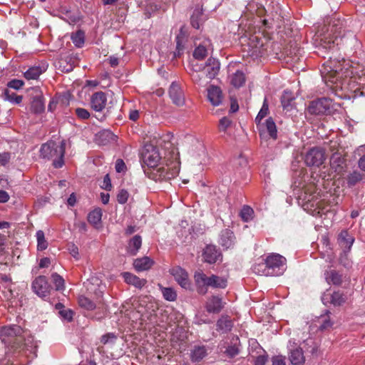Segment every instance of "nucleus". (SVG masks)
<instances>
[{
  "mask_svg": "<svg viewBox=\"0 0 365 365\" xmlns=\"http://www.w3.org/2000/svg\"><path fill=\"white\" fill-rule=\"evenodd\" d=\"M341 36V26L334 24L328 26L319 40H316L315 53L324 58H328V61L320 68L322 78L326 83H335L343 76V65L336 58Z\"/></svg>",
  "mask_w": 365,
  "mask_h": 365,
  "instance_id": "nucleus-1",
  "label": "nucleus"
},
{
  "mask_svg": "<svg viewBox=\"0 0 365 365\" xmlns=\"http://www.w3.org/2000/svg\"><path fill=\"white\" fill-rule=\"evenodd\" d=\"M66 141L62 140L60 143L50 140L43 144L40 149V157L52 161L55 168H61L64 165V155Z\"/></svg>",
  "mask_w": 365,
  "mask_h": 365,
  "instance_id": "nucleus-2",
  "label": "nucleus"
},
{
  "mask_svg": "<svg viewBox=\"0 0 365 365\" xmlns=\"http://www.w3.org/2000/svg\"><path fill=\"white\" fill-rule=\"evenodd\" d=\"M332 101L329 98H320L309 103V113L315 115H330L333 110Z\"/></svg>",
  "mask_w": 365,
  "mask_h": 365,
  "instance_id": "nucleus-3",
  "label": "nucleus"
},
{
  "mask_svg": "<svg viewBox=\"0 0 365 365\" xmlns=\"http://www.w3.org/2000/svg\"><path fill=\"white\" fill-rule=\"evenodd\" d=\"M305 164L308 167H319L325 160V150L319 146L309 148L304 157Z\"/></svg>",
  "mask_w": 365,
  "mask_h": 365,
  "instance_id": "nucleus-4",
  "label": "nucleus"
},
{
  "mask_svg": "<svg viewBox=\"0 0 365 365\" xmlns=\"http://www.w3.org/2000/svg\"><path fill=\"white\" fill-rule=\"evenodd\" d=\"M180 168L178 163H175L174 165L170 167L166 165L165 167H160L155 170L151 174L150 178L155 181L169 180L174 178L179 173Z\"/></svg>",
  "mask_w": 365,
  "mask_h": 365,
  "instance_id": "nucleus-5",
  "label": "nucleus"
},
{
  "mask_svg": "<svg viewBox=\"0 0 365 365\" xmlns=\"http://www.w3.org/2000/svg\"><path fill=\"white\" fill-rule=\"evenodd\" d=\"M264 260L269 272H273L269 276H278L283 273L286 263L285 257L279 254H271Z\"/></svg>",
  "mask_w": 365,
  "mask_h": 365,
  "instance_id": "nucleus-6",
  "label": "nucleus"
},
{
  "mask_svg": "<svg viewBox=\"0 0 365 365\" xmlns=\"http://www.w3.org/2000/svg\"><path fill=\"white\" fill-rule=\"evenodd\" d=\"M78 302L81 308H83L88 311L95 309L98 305L101 304V302L96 303L84 295L79 296ZM98 309L100 311L96 312L93 317L97 320H101L106 317L107 309L104 307L103 304H101V307L98 306Z\"/></svg>",
  "mask_w": 365,
  "mask_h": 365,
  "instance_id": "nucleus-7",
  "label": "nucleus"
},
{
  "mask_svg": "<svg viewBox=\"0 0 365 365\" xmlns=\"http://www.w3.org/2000/svg\"><path fill=\"white\" fill-rule=\"evenodd\" d=\"M31 288L35 294L41 298L49 296L52 287L48 283L45 276L40 275L35 278L31 284Z\"/></svg>",
  "mask_w": 365,
  "mask_h": 365,
  "instance_id": "nucleus-8",
  "label": "nucleus"
},
{
  "mask_svg": "<svg viewBox=\"0 0 365 365\" xmlns=\"http://www.w3.org/2000/svg\"><path fill=\"white\" fill-rule=\"evenodd\" d=\"M170 274L174 277L178 284L185 289H191L192 284L187 272L179 266L170 269Z\"/></svg>",
  "mask_w": 365,
  "mask_h": 365,
  "instance_id": "nucleus-9",
  "label": "nucleus"
},
{
  "mask_svg": "<svg viewBox=\"0 0 365 365\" xmlns=\"http://www.w3.org/2000/svg\"><path fill=\"white\" fill-rule=\"evenodd\" d=\"M142 158L143 163L150 168L156 167L160 160L158 148L153 145L145 147L142 153Z\"/></svg>",
  "mask_w": 365,
  "mask_h": 365,
  "instance_id": "nucleus-10",
  "label": "nucleus"
},
{
  "mask_svg": "<svg viewBox=\"0 0 365 365\" xmlns=\"http://www.w3.org/2000/svg\"><path fill=\"white\" fill-rule=\"evenodd\" d=\"M194 280L197 292L200 294H205L210 287V276L207 277L202 271L199 270L195 272Z\"/></svg>",
  "mask_w": 365,
  "mask_h": 365,
  "instance_id": "nucleus-11",
  "label": "nucleus"
},
{
  "mask_svg": "<svg viewBox=\"0 0 365 365\" xmlns=\"http://www.w3.org/2000/svg\"><path fill=\"white\" fill-rule=\"evenodd\" d=\"M322 300L325 305L331 304L334 307H339L346 302V297L342 292L338 290L334 292L332 294H324Z\"/></svg>",
  "mask_w": 365,
  "mask_h": 365,
  "instance_id": "nucleus-12",
  "label": "nucleus"
},
{
  "mask_svg": "<svg viewBox=\"0 0 365 365\" xmlns=\"http://www.w3.org/2000/svg\"><path fill=\"white\" fill-rule=\"evenodd\" d=\"M76 58L71 55H61L56 61V67L63 73L72 71L75 67Z\"/></svg>",
  "mask_w": 365,
  "mask_h": 365,
  "instance_id": "nucleus-13",
  "label": "nucleus"
},
{
  "mask_svg": "<svg viewBox=\"0 0 365 365\" xmlns=\"http://www.w3.org/2000/svg\"><path fill=\"white\" fill-rule=\"evenodd\" d=\"M168 92L170 98L174 104L178 106L184 105V93L180 86L178 83L173 82L169 88Z\"/></svg>",
  "mask_w": 365,
  "mask_h": 365,
  "instance_id": "nucleus-14",
  "label": "nucleus"
},
{
  "mask_svg": "<svg viewBox=\"0 0 365 365\" xmlns=\"http://www.w3.org/2000/svg\"><path fill=\"white\" fill-rule=\"evenodd\" d=\"M107 103L106 94L103 91L94 93L91 97V107L96 112H101Z\"/></svg>",
  "mask_w": 365,
  "mask_h": 365,
  "instance_id": "nucleus-15",
  "label": "nucleus"
},
{
  "mask_svg": "<svg viewBox=\"0 0 365 365\" xmlns=\"http://www.w3.org/2000/svg\"><path fill=\"white\" fill-rule=\"evenodd\" d=\"M324 278L327 284L336 287L341 286L345 276L339 271L334 269H329L324 272Z\"/></svg>",
  "mask_w": 365,
  "mask_h": 365,
  "instance_id": "nucleus-16",
  "label": "nucleus"
},
{
  "mask_svg": "<svg viewBox=\"0 0 365 365\" xmlns=\"http://www.w3.org/2000/svg\"><path fill=\"white\" fill-rule=\"evenodd\" d=\"M187 41V35L186 31L184 29V26H182L180 29L179 33L175 37L176 41V48L174 52V57L178 58L180 57L185 51V43Z\"/></svg>",
  "mask_w": 365,
  "mask_h": 365,
  "instance_id": "nucleus-17",
  "label": "nucleus"
},
{
  "mask_svg": "<svg viewBox=\"0 0 365 365\" xmlns=\"http://www.w3.org/2000/svg\"><path fill=\"white\" fill-rule=\"evenodd\" d=\"M203 68L205 70L206 76L212 80L217 76L220 68V63L217 59L210 57L207 60Z\"/></svg>",
  "mask_w": 365,
  "mask_h": 365,
  "instance_id": "nucleus-18",
  "label": "nucleus"
},
{
  "mask_svg": "<svg viewBox=\"0 0 365 365\" xmlns=\"http://www.w3.org/2000/svg\"><path fill=\"white\" fill-rule=\"evenodd\" d=\"M207 99L213 106H217L222 103L223 95L220 87L211 85L207 88Z\"/></svg>",
  "mask_w": 365,
  "mask_h": 365,
  "instance_id": "nucleus-19",
  "label": "nucleus"
},
{
  "mask_svg": "<svg viewBox=\"0 0 365 365\" xmlns=\"http://www.w3.org/2000/svg\"><path fill=\"white\" fill-rule=\"evenodd\" d=\"M224 307V302L218 296H211L207 299L205 304L206 311L208 313L218 314Z\"/></svg>",
  "mask_w": 365,
  "mask_h": 365,
  "instance_id": "nucleus-20",
  "label": "nucleus"
},
{
  "mask_svg": "<svg viewBox=\"0 0 365 365\" xmlns=\"http://www.w3.org/2000/svg\"><path fill=\"white\" fill-rule=\"evenodd\" d=\"M331 168L337 174H342L346 168V160L339 153H334L330 158Z\"/></svg>",
  "mask_w": 365,
  "mask_h": 365,
  "instance_id": "nucleus-21",
  "label": "nucleus"
},
{
  "mask_svg": "<svg viewBox=\"0 0 365 365\" xmlns=\"http://www.w3.org/2000/svg\"><path fill=\"white\" fill-rule=\"evenodd\" d=\"M221 256L219 250L215 245H207L203 250L202 257L205 262L209 264L215 263L218 258Z\"/></svg>",
  "mask_w": 365,
  "mask_h": 365,
  "instance_id": "nucleus-22",
  "label": "nucleus"
},
{
  "mask_svg": "<svg viewBox=\"0 0 365 365\" xmlns=\"http://www.w3.org/2000/svg\"><path fill=\"white\" fill-rule=\"evenodd\" d=\"M210 49H212L211 41L209 39H206L195 48L192 56L195 59L202 61L207 56L208 51Z\"/></svg>",
  "mask_w": 365,
  "mask_h": 365,
  "instance_id": "nucleus-23",
  "label": "nucleus"
},
{
  "mask_svg": "<svg viewBox=\"0 0 365 365\" xmlns=\"http://www.w3.org/2000/svg\"><path fill=\"white\" fill-rule=\"evenodd\" d=\"M289 360L292 365H304L306 359L303 349L300 346L290 349Z\"/></svg>",
  "mask_w": 365,
  "mask_h": 365,
  "instance_id": "nucleus-24",
  "label": "nucleus"
},
{
  "mask_svg": "<svg viewBox=\"0 0 365 365\" xmlns=\"http://www.w3.org/2000/svg\"><path fill=\"white\" fill-rule=\"evenodd\" d=\"M235 236L230 229H224L220 235V244L225 249L232 247L235 244Z\"/></svg>",
  "mask_w": 365,
  "mask_h": 365,
  "instance_id": "nucleus-25",
  "label": "nucleus"
},
{
  "mask_svg": "<svg viewBox=\"0 0 365 365\" xmlns=\"http://www.w3.org/2000/svg\"><path fill=\"white\" fill-rule=\"evenodd\" d=\"M122 276L125 283L133 285L139 289H142L147 283V280L145 279H140L130 272H123Z\"/></svg>",
  "mask_w": 365,
  "mask_h": 365,
  "instance_id": "nucleus-26",
  "label": "nucleus"
},
{
  "mask_svg": "<svg viewBox=\"0 0 365 365\" xmlns=\"http://www.w3.org/2000/svg\"><path fill=\"white\" fill-rule=\"evenodd\" d=\"M154 261L148 257L137 258L133 262V267L138 272L148 270L152 267Z\"/></svg>",
  "mask_w": 365,
  "mask_h": 365,
  "instance_id": "nucleus-27",
  "label": "nucleus"
},
{
  "mask_svg": "<svg viewBox=\"0 0 365 365\" xmlns=\"http://www.w3.org/2000/svg\"><path fill=\"white\" fill-rule=\"evenodd\" d=\"M338 242L344 250L350 251L354 239L346 230H342L339 235Z\"/></svg>",
  "mask_w": 365,
  "mask_h": 365,
  "instance_id": "nucleus-28",
  "label": "nucleus"
},
{
  "mask_svg": "<svg viewBox=\"0 0 365 365\" xmlns=\"http://www.w3.org/2000/svg\"><path fill=\"white\" fill-rule=\"evenodd\" d=\"M207 355V351L205 346H195L190 352V359L194 363L200 362Z\"/></svg>",
  "mask_w": 365,
  "mask_h": 365,
  "instance_id": "nucleus-29",
  "label": "nucleus"
},
{
  "mask_svg": "<svg viewBox=\"0 0 365 365\" xmlns=\"http://www.w3.org/2000/svg\"><path fill=\"white\" fill-rule=\"evenodd\" d=\"M31 109L35 113H41L44 111L45 106L43 97L41 93H38L32 97Z\"/></svg>",
  "mask_w": 365,
  "mask_h": 365,
  "instance_id": "nucleus-30",
  "label": "nucleus"
},
{
  "mask_svg": "<svg viewBox=\"0 0 365 365\" xmlns=\"http://www.w3.org/2000/svg\"><path fill=\"white\" fill-rule=\"evenodd\" d=\"M142 245V238L139 235L133 237L128 242V252L131 255H136Z\"/></svg>",
  "mask_w": 365,
  "mask_h": 365,
  "instance_id": "nucleus-31",
  "label": "nucleus"
},
{
  "mask_svg": "<svg viewBox=\"0 0 365 365\" xmlns=\"http://www.w3.org/2000/svg\"><path fill=\"white\" fill-rule=\"evenodd\" d=\"M202 15L203 11L202 8H195L194 9L192 14L190 16V24L193 28L196 29H200V26L204 21Z\"/></svg>",
  "mask_w": 365,
  "mask_h": 365,
  "instance_id": "nucleus-32",
  "label": "nucleus"
},
{
  "mask_svg": "<svg viewBox=\"0 0 365 365\" xmlns=\"http://www.w3.org/2000/svg\"><path fill=\"white\" fill-rule=\"evenodd\" d=\"M216 327L217 331L220 330L225 333H227L231 331L233 323L228 316H222L217 321Z\"/></svg>",
  "mask_w": 365,
  "mask_h": 365,
  "instance_id": "nucleus-33",
  "label": "nucleus"
},
{
  "mask_svg": "<svg viewBox=\"0 0 365 365\" xmlns=\"http://www.w3.org/2000/svg\"><path fill=\"white\" fill-rule=\"evenodd\" d=\"M102 215V210L97 207L88 213L87 220L90 224L97 228L101 223Z\"/></svg>",
  "mask_w": 365,
  "mask_h": 365,
  "instance_id": "nucleus-34",
  "label": "nucleus"
},
{
  "mask_svg": "<svg viewBox=\"0 0 365 365\" xmlns=\"http://www.w3.org/2000/svg\"><path fill=\"white\" fill-rule=\"evenodd\" d=\"M227 286V279L225 277L215 274L210 276V287L215 289H225Z\"/></svg>",
  "mask_w": 365,
  "mask_h": 365,
  "instance_id": "nucleus-35",
  "label": "nucleus"
},
{
  "mask_svg": "<svg viewBox=\"0 0 365 365\" xmlns=\"http://www.w3.org/2000/svg\"><path fill=\"white\" fill-rule=\"evenodd\" d=\"M44 71L41 66H32L24 73V76L27 80H36Z\"/></svg>",
  "mask_w": 365,
  "mask_h": 365,
  "instance_id": "nucleus-36",
  "label": "nucleus"
},
{
  "mask_svg": "<svg viewBox=\"0 0 365 365\" xmlns=\"http://www.w3.org/2000/svg\"><path fill=\"white\" fill-rule=\"evenodd\" d=\"M163 298L168 302H175L177 299V292L173 287H165L158 284Z\"/></svg>",
  "mask_w": 365,
  "mask_h": 365,
  "instance_id": "nucleus-37",
  "label": "nucleus"
},
{
  "mask_svg": "<svg viewBox=\"0 0 365 365\" xmlns=\"http://www.w3.org/2000/svg\"><path fill=\"white\" fill-rule=\"evenodd\" d=\"M294 101V98L292 92L284 91L281 98V103L283 108L286 109L287 110H289L292 106V103Z\"/></svg>",
  "mask_w": 365,
  "mask_h": 365,
  "instance_id": "nucleus-38",
  "label": "nucleus"
},
{
  "mask_svg": "<svg viewBox=\"0 0 365 365\" xmlns=\"http://www.w3.org/2000/svg\"><path fill=\"white\" fill-rule=\"evenodd\" d=\"M252 270L255 274L259 275L269 276L270 274L273 273V272H269L268 267L265 260L254 264L252 267Z\"/></svg>",
  "mask_w": 365,
  "mask_h": 365,
  "instance_id": "nucleus-39",
  "label": "nucleus"
},
{
  "mask_svg": "<svg viewBox=\"0 0 365 365\" xmlns=\"http://www.w3.org/2000/svg\"><path fill=\"white\" fill-rule=\"evenodd\" d=\"M71 38L76 47L81 48L85 43V33L82 30H78L71 34Z\"/></svg>",
  "mask_w": 365,
  "mask_h": 365,
  "instance_id": "nucleus-40",
  "label": "nucleus"
},
{
  "mask_svg": "<svg viewBox=\"0 0 365 365\" xmlns=\"http://www.w3.org/2000/svg\"><path fill=\"white\" fill-rule=\"evenodd\" d=\"M363 179V175L356 170L347 175L346 181L349 187H354Z\"/></svg>",
  "mask_w": 365,
  "mask_h": 365,
  "instance_id": "nucleus-41",
  "label": "nucleus"
},
{
  "mask_svg": "<svg viewBox=\"0 0 365 365\" xmlns=\"http://www.w3.org/2000/svg\"><path fill=\"white\" fill-rule=\"evenodd\" d=\"M245 83V76L242 71H237L231 79L232 85L235 88H240Z\"/></svg>",
  "mask_w": 365,
  "mask_h": 365,
  "instance_id": "nucleus-42",
  "label": "nucleus"
},
{
  "mask_svg": "<svg viewBox=\"0 0 365 365\" xmlns=\"http://www.w3.org/2000/svg\"><path fill=\"white\" fill-rule=\"evenodd\" d=\"M265 126L270 138L276 140L277 138V130L276 124L272 118H268L265 121Z\"/></svg>",
  "mask_w": 365,
  "mask_h": 365,
  "instance_id": "nucleus-43",
  "label": "nucleus"
},
{
  "mask_svg": "<svg viewBox=\"0 0 365 365\" xmlns=\"http://www.w3.org/2000/svg\"><path fill=\"white\" fill-rule=\"evenodd\" d=\"M116 136L110 130H103L98 135L99 143L106 145L111 140H115Z\"/></svg>",
  "mask_w": 365,
  "mask_h": 365,
  "instance_id": "nucleus-44",
  "label": "nucleus"
},
{
  "mask_svg": "<svg viewBox=\"0 0 365 365\" xmlns=\"http://www.w3.org/2000/svg\"><path fill=\"white\" fill-rule=\"evenodd\" d=\"M21 328L19 326L14 325L11 327H3L1 330V334L4 336H13L19 335L21 333Z\"/></svg>",
  "mask_w": 365,
  "mask_h": 365,
  "instance_id": "nucleus-45",
  "label": "nucleus"
},
{
  "mask_svg": "<svg viewBox=\"0 0 365 365\" xmlns=\"http://www.w3.org/2000/svg\"><path fill=\"white\" fill-rule=\"evenodd\" d=\"M269 113V105L267 98H265L262 106L261 109L259 110L257 115L255 118V123L257 125L261 123V120L267 115Z\"/></svg>",
  "mask_w": 365,
  "mask_h": 365,
  "instance_id": "nucleus-46",
  "label": "nucleus"
},
{
  "mask_svg": "<svg viewBox=\"0 0 365 365\" xmlns=\"http://www.w3.org/2000/svg\"><path fill=\"white\" fill-rule=\"evenodd\" d=\"M37 239V250L43 251L48 247V242L46 240L44 232L42 230H38L36 234Z\"/></svg>",
  "mask_w": 365,
  "mask_h": 365,
  "instance_id": "nucleus-47",
  "label": "nucleus"
},
{
  "mask_svg": "<svg viewBox=\"0 0 365 365\" xmlns=\"http://www.w3.org/2000/svg\"><path fill=\"white\" fill-rule=\"evenodd\" d=\"M51 279L56 287V290L60 291L65 289V281L63 278L58 273H53L51 274Z\"/></svg>",
  "mask_w": 365,
  "mask_h": 365,
  "instance_id": "nucleus-48",
  "label": "nucleus"
},
{
  "mask_svg": "<svg viewBox=\"0 0 365 365\" xmlns=\"http://www.w3.org/2000/svg\"><path fill=\"white\" fill-rule=\"evenodd\" d=\"M253 214L252 208L248 205H245L241 210L240 215L244 222H248L252 219Z\"/></svg>",
  "mask_w": 365,
  "mask_h": 365,
  "instance_id": "nucleus-49",
  "label": "nucleus"
},
{
  "mask_svg": "<svg viewBox=\"0 0 365 365\" xmlns=\"http://www.w3.org/2000/svg\"><path fill=\"white\" fill-rule=\"evenodd\" d=\"M149 297H143L139 299V307L138 312L143 313L144 312H148L150 309L153 306L152 303L148 304Z\"/></svg>",
  "mask_w": 365,
  "mask_h": 365,
  "instance_id": "nucleus-50",
  "label": "nucleus"
},
{
  "mask_svg": "<svg viewBox=\"0 0 365 365\" xmlns=\"http://www.w3.org/2000/svg\"><path fill=\"white\" fill-rule=\"evenodd\" d=\"M349 251L343 250V252L340 255L339 262V264L344 266L346 269H349L352 266V262L349 258L348 252Z\"/></svg>",
  "mask_w": 365,
  "mask_h": 365,
  "instance_id": "nucleus-51",
  "label": "nucleus"
},
{
  "mask_svg": "<svg viewBox=\"0 0 365 365\" xmlns=\"http://www.w3.org/2000/svg\"><path fill=\"white\" fill-rule=\"evenodd\" d=\"M240 353V349L237 345H231L229 346L225 351V354L230 359L234 358L237 355H238Z\"/></svg>",
  "mask_w": 365,
  "mask_h": 365,
  "instance_id": "nucleus-52",
  "label": "nucleus"
},
{
  "mask_svg": "<svg viewBox=\"0 0 365 365\" xmlns=\"http://www.w3.org/2000/svg\"><path fill=\"white\" fill-rule=\"evenodd\" d=\"M232 120L227 117L222 118L219 121V130L222 132H225L227 129L231 125Z\"/></svg>",
  "mask_w": 365,
  "mask_h": 365,
  "instance_id": "nucleus-53",
  "label": "nucleus"
},
{
  "mask_svg": "<svg viewBox=\"0 0 365 365\" xmlns=\"http://www.w3.org/2000/svg\"><path fill=\"white\" fill-rule=\"evenodd\" d=\"M75 113L76 116L81 120H87L91 116L88 110L83 108H77L75 110Z\"/></svg>",
  "mask_w": 365,
  "mask_h": 365,
  "instance_id": "nucleus-54",
  "label": "nucleus"
},
{
  "mask_svg": "<svg viewBox=\"0 0 365 365\" xmlns=\"http://www.w3.org/2000/svg\"><path fill=\"white\" fill-rule=\"evenodd\" d=\"M128 192L125 189H122L118 192L117 195V201L120 204H125L128 201Z\"/></svg>",
  "mask_w": 365,
  "mask_h": 365,
  "instance_id": "nucleus-55",
  "label": "nucleus"
},
{
  "mask_svg": "<svg viewBox=\"0 0 365 365\" xmlns=\"http://www.w3.org/2000/svg\"><path fill=\"white\" fill-rule=\"evenodd\" d=\"M333 325L332 322L331 321L329 316H327L322 319V323L319 327V329L321 331L327 330L331 328Z\"/></svg>",
  "mask_w": 365,
  "mask_h": 365,
  "instance_id": "nucleus-56",
  "label": "nucleus"
},
{
  "mask_svg": "<svg viewBox=\"0 0 365 365\" xmlns=\"http://www.w3.org/2000/svg\"><path fill=\"white\" fill-rule=\"evenodd\" d=\"M61 317L68 322H71L74 315V312L71 309H63L59 311Z\"/></svg>",
  "mask_w": 365,
  "mask_h": 365,
  "instance_id": "nucleus-57",
  "label": "nucleus"
},
{
  "mask_svg": "<svg viewBox=\"0 0 365 365\" xmlns=\"http://www.w3.org/2000/svg\"><path fill=\"white\" fill-rule=\"evenodd\" d=\"M262 350H263L264 354L259 355L258 356H257L255 358V361H254V365H265L266 363L267 362L268 354L264 349H262Z\"/></svg>",
  "mask_w": 365,
  "mask_h": 365,
  "instance_id": "nucleus-58",
  "label": "nucleus"
},
{
  "mask_svg": "<svg viewBox=\"0 0 365 365\" xmlns=\"http://www.w3.org/2000/svg\"><path fill=\"white\" fill-rule=\"evenodd\" d=\"M24 85V82L22 80L19 79H12L9 81L7 83V86L10 88H14L15 90L20 89Z\"/></svg>",
  "mask_w": 365,
  "mask_h": 365,
  "instance_id": "nucleus-59",
  "label": "nucleus"
},
{
  "mask_svg": "<svg viewBox=\"0 0 365 365\" xmlns=\"http://www.w3.org/2000/svg\"><path fill=\"white\" fill-rule=\"evenodd\" d=\"M11 159V153L4 152L0 153V166H5L9 163Z\"/></svg>",
  "mask_w": 365,
  "mask_h": 365,
  "instance_id": "nucleus-60",
  "label": "nucleus"
},
{
  "mask_svg": "<svg viewBox=\"0 0 365 365\" xmlns=\"http://www.w3.org/2000/svg\"><path fill=\"white\" fill-rule=\"evenodd\" d=\"M115 171L117 173H123L126 170V165L122 159H117L115 165Z\"/></svg>",
  "mask_w": 365,
  "mask_h": 365,
  "instance_id": "nucleus-61",
  "label": "nucleus"
},
{
  "mask_svg": "<svg viewBox=\"0 0 365 365\" xmlns=\"http://www.w3.org/2000/svg\"><path fill=\"white\" fill-rule=\"evenodd\" d=\"M116 339V336L113 333H107L103 335L101 338V342L103 344H106L110 340L114 341Z\"/></svg>",
  "mask_w": 365,
  "mask_h": 365,
  "instance_id": "nucleus-62",
  "label": "nucleus"
},
{
  "mask_svg": "<svg viewBox=\"0 0 365 365\" xmlns=\"http://www.w3.org/2000/svg\"><path fill=\"white\" fill-rule=\"evenodd\" d=\"M101 187L106 190H110L112 188L111 180L108 174H106L103 180Z\"/></svg>",
  "mask_w": 365,
  "mask_h": 365,
  "instance_id": "nucleus-63",
  "label": "nucleus"
},
{
  "mask_svg": "<svg viewBox=\"0 0 365 365\" xmlns=\"http://www.w3.org/2000/svg\"><path fill=\"white\" fill-rule=\"evenodd\" d=\"M272 365H286L285 357L279 355L272 358Z\"/></svg>",
  "mask_w": 365,
  "mask_h": 365,
  "instance_id": "nucleus-64",
  "label": "nucleus"
}]
</instances>
